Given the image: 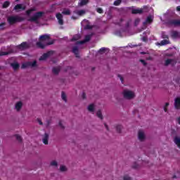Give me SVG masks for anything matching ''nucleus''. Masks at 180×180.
Here are the masks:
<instances>
[{
  "mask_svg": "<svg viewBox=\"0 0 180 180\" xmlns=\"http://www.w3.org/2000/svg\"><path fill=\"white\" fill-rule=\"evenodd\" d=\"M50 40V35H41L40 37V41L37 43V47H39L40 49H44L46 46L53 44L54 43V41L52 40L51 42H49Z\"/></svg>",
  "mask_w": 180,
  "mask_h": 180,
  "instance_id": "1",
  "label": "nucleus"
},
{
  "mask_svg": "<svg viewBox=\"0 0 180 180\" xmlns=\"http://www.w3.org/2000/svg\"><path fill=\"white\" fill-rule=\"evenodd\" d=\"M122 95H123L124 99H129V100L134 99V98H135V96H136L134 91H132L129 89H124L122 91Z\"/></svg>",
  "mask_w": 180,
  "mask_h": 180,
  "instance_id": "2",
  "label": "nucleus"
},
{
  "mask_svg": "<svg viewBox=\"0 0 180 180\" xmlns=\"http://www.w3.org/2000/svg\"><path fill=\"white\" fill-rule=\"evenodd\" d=\"M25 18L20 16H10L8 18V22L10 25H13V23H16L17 22H22Z\"/></svg>",
  "mask_w": 180,
  "mask_h": 180,
  "instance_id": "3",
  "label": "nucleus"
},
{
  "mask_svg": "<svg viewBox=\"0 0 180 180\" xmlns=\"http://www.w3.org/2000/svg\"><path fill=\"white\" fill-rule=\"evenodd\" d=\"M43 16V13L38 12L37 13H34L32 17L30 18L29 20L30 22H37V20L40 19Z\"/></svg>",
  "mask_w": 180,
  "mask_h": 180,
  "instance_id": "4",
  "label": "nucleus"
},
{
  "mask_svg": "<svg viewBox=\"0 0 180 180\" xmlns=\"http://www.w3.org/2000/svg\"><path fill=\"white\" fill-rule=\"evenodd\" d=\"M27 47H29V45L27 44V43L24 42L18 46H15L14 50H20V51L25 50V49H27Z\"/></svg>",
  "mask_w": 180,
  "mask_h": 180,
  "instance_id": "5",
  "label": "nucleus"
},
{
  "mask_svg": "<svg viewBox=\"0 0 180 180\" xmlns=\"http://www.w3.org/2000/svg\"><path fill=\"white\" fill-rule=\"evenodd\" d=\"M138 139L139 141H144L146 140V134L144 133V131L139 130L138 132Z\"/></svg>",
  "mask_w": 180,
  "mask_h": 180,
  "instance_id": "6",
  "label": "nucleus"
},
{
  "mask_svg": "<svg viewBox=\"0 0 180 180\" xmlns=\"http://www.w3.org/2000/svg\"><path fill=\"white\" fill-rule=\"evenodd\" d=\"M53 51H50L49 52H47L46 53H44L43 56H41L39 58L40 61H44V60L49 58V57H50V56L53 54Z\"/></svg>",
  "mask_w": 180,
  "mask_h": 180,
  "instance_id": "7",
  "label": "nucleus"
},
{
  "mask_svg": "<svg viewBox=\"0 0 180 180\" xmlns=\"http://www.w3.org/2000/svg\"><path fill=\"white\" fill-rule=\"evenodd\" d=\"M37 62L34 60L32 62L24 63L22 65V68H27V67H36Z\"/></svg>",
  "mask_w": 180,
  "mask_h": 180,
  "instance_id": "8",
  "label": "nucleus"
},
{
  "mask_svg": "<svg viewBox=\"0 0 180 180\" xmlns=\"http://www.w3.org/2000/svg\"><path fill=\"white\" fill-rule=\"evenodd\" d=\"M176 63V60L175 59L169 58L165 60V65H174Z\"/></svg>",
  "mask_w": 180,
  "mask_h": 180,
  "instance_id": "9",
  "label": "nucleus"
},
{
  "mask_svg": "<svg viewBox=\"0 0 180 180\" xmlns=\"http://www.w3.org/2000/svg\"><path fill=\"white\" fill-rule=\"evenodd\" d=\"M22 108H23V102L18 101L17 103H15V109L17 112H20Z\"/></svg>",
  "mask_w": 180,
  "mask_h": 180,
  "instance_id": "10",
  "label": "nucleus"
},
{
  "mask_svg": "<svg viewBox=\"0 0 180 180\" xmlns=\"http://www.w3.org/2000/svg\"><path fill=\"white\" fill-rule=\"evenodd\" d=\"M25 6L23 4H18L14 7V11H16L17 12H20L22 11H25Z\"/></svg>",
  "mask_w": 180,
  "mask_h": 180,
  "instance_id": "11",
  "label": "nucleus"
},
{
  "mask_svg": "<svg viewBox=\"0 0 180 180\" xmlns=\"http://www.w3.org/2000/svg\"><path fill=\"white\" fill-rule=\"evenodd\" d=\"M49 134L45 133L42 137V141L44 143V144H45L46 146H47V144H49Z\"/></svg>",
  "mask_w": 180,
  "mask_h": 180,
  "instance_id": "12",
  "label": "nucleus"
},
{
  "mask_svg": "<svg viewBox=\"0 0 180 180\" xmlns=\"http://www.w3.org/2000/svg\"><path fill=\"white\" fill-rule=\"evenodd\" d=\"M169 25L172 26H180V20H172L169 21Z\"/></svg>",
  "mask_w": 180,
  "mask_h": 180,
  "instance_id": "13",
  "label": "nucleus"
},
{
  "mask_svg": "<svg viewBox=\"0 0 180 180\" xmlns=\"http://www.w3.org/2000/svg\"><path fill=\"white\" fill-rule=\"evenodd\" d=\"M87 110L90 112V113H95V104L91 103L87 106Z\"/></svg>",
  "mask_w": 180,
  "mask_h": 180,
  "instance_id": "14",
  "label": "nucleus"
},
{
  "mask_svg": "<svg viewBox=\"0 0 180 180\" xmlns=\"http://www.w3.org/2000/svg\"><path fill=\"white\" fill-rule=\"evenodd\" d=\"M174 108L175 109H180V98L177 97L174 100Z\"/></svg>",
  "mask_w": 180,
  "mask_h": 180,
  "instance_id": "15",
  "label": "nucleus"
},
{
  "mask_svg": "<svg viewBox=\"0 0 180 180\" xmlns=\"http://www.w3.org/2000/svg\"><path fill=\"white\" fill-rule=\"evenodd\" d=\"M92 35H86L84 41H78L77 44H84V43H86V41H89L91 40V37Z\"/></svg>",
  "mask_w": 180,
  "mask_h": 180,
  "instance_id": "16",
  "label": "nucleus"
},
{
  "mask_svg": "<svg viewBox=\"0 0 180 180\" xmlns=\"http://www.w3.org/2000/svg\"><path fill=\"white\" fill-rule=\"evenodd\" d=\"M153 19H154V17L153 15H149L143 23L145 25H150V23L153 22Z\"/></svg>",
  "mask_w": 180,
  "mask_h": 180,
  "instance_id": "17",
  "label": "nucleus"
},
{
  "mask_svg": "<svg viewBox=\"0 0 180 180\" xmlns=\"http://www.w3.org/2000/svg\"><path fill=\"white\" fill-rule=\"evenodd\" d=\"M56 18L58 20L59 25H63L64 22L63 21V15L61 13H57L56 14Z\"/></svg>",
  "mask_w": 180,
  "mask_h": 180,
  "instance_id": "18",
  "label": "nucleus"
},
{
  "mask_svg": "<svg viewBox=\"0 0 180 180\" xmlns=\"http://www.w3.org/2000/svg\"><path fill=\"white\" fill-rule=\"evenodd\" d=\"M174 143L176 144L178 148L180 149V137L179 136L174 137Z\"/></svg>",
  "mask_w": 180,
  "mask_h": 180,
  "instance_id": "19",
  "label": "nucleus"
},
{
  "mask_svg": "<svg viewBox=\"0 0 180 180\" xmlns=\"http://www.w3.org/2000/svg\"><path fill=\"white\" fill-rule=\"evenodd\" d=\"M171 36L173 39H178L180 37V33L176 31H173L172 32Z\"/></svg>",
  "mask_w": 180,
  "mask_h": 180,
  "instance_id": "20",
  "label": "nucleus"
},
{
  "mask_svg": "<svg viewBox=\"0 0 180 180\" xmlns=\"http://www.w3.org/2000/svg\"><path fill=\"white\" fill-rule=\"evenodd\" d=\"M131 12L132 13H143V8H134Z\"/></svg>",
  "mask_w": 180,
  "mask_h": 180,
  "instance_id": "21",
  "label": "nucleus"
},
{
  "mask_svg": "<svg viewBox=\"0 0 180 180\" xmlns=\"http://www.w3.org/2000/svg\"><path fill=\"white\" fill-rule=\"evenodd\" d=\"M165 44H169V40L164 39V40L161 41L160 46H165Z\"/></svg>",
  "mask_w": 180,
  "mask_h": 180,
  "instance_id": "22",
  "label": "nucleus"
},
{
  "mask_svg": "<svg viewBox=\"0 0 180 180\" xmlns=\"http://www.w3.org/2000/svg\"><path fill=\"white\" fill-rule=\"evenodd\" d=\"M89 0H79V6H84V5H86Z\"/></svg>",
  "mask_w": 180,
  "mask_h": 180,
  "instance_id": "23",
  "label": "nucleus"
},
{
  "mask_svg": "<svg viewBox=\"0 0 180 180\" xmlns=\"http://www.w3.org/2000/svg\"><path fill=\"white\" fill-rule=\"evenodd\" d=\"M79 39H81V35L79 34H76L73 37V38L72 39V41H75L77 40H79Z\"/></svg>",
  "mask_w": 180,
  "mask_h": 180,
  "instance_id": "24",
  "label": "nucleus"
},
{
  "mask_svg": "<svg viewBox=\"0 0 180 180\" xmlns=\"http://www.w3.org/2000/svg\"><path fill=\"white\" fill-rule=\"evenodd\" d=\"M11 67L13 68V70H18V68H19V63H12Z\"/></svg>",
  "mask_w": 180,
  "mask_h": 180,
  "instance_id": "25",
  "label": "nucleus"
},
{
  "mask_svg": "<svg viewBox=\"0 0 180 180\" xmlns=\"http://www.w3.org/2000/svg\"><path fill=\"white\" fill-rule=\"evenodd\" d=\"M77 13L79 15V16H82L83 15H85L86 11L85 10H80L77 11Z\"/></svg>",
  "mask_w": 180,
  "mask_h": 180,
  "instance_id": "26",
  "label": "nucleus"
},
{
  "mask_svg": "<svg viewBox=\"0 0 180 180\" xmlns=\"http://www.w3.org/2000/svg\"><path fill=\"white\" fill-rule=\"evenodd\" d=\"M96 115L98 116V117L99 119H101V120L103 119V116L102 115V111H101V110L97 111Z\"/></svg>",
  "mask_w": 180,
  "mask_h": 180,
  "instance_id": "27",
  "label": "nucleus"
},
{
  "mask_svg": "<svg viewBox=\"0 0 180 180\" xmlns=\"http://www.w3.org/2000/svg\"><path fill=\"white\" fill-rule=\"evenodd\" d=\"M65 171H67V167H65L64 165H60V172H65Z\"/></svg>",
  "mask_w": 180,
  "mask_h": 180,
  "instance_id": "28",
  "label": "nucleus"
},
{
  "mask_svg": "<svg viewBox=\"0 0 180 180\" xmlns=\"http://www.w3.org/2000/svg\"><path fill=\"white\" fill-rule=\"evenodd\" d=\"M53 72L55 74V75H57L60 72V68H53Z\"/></svg>",
  "mask_w": 180,
  "mask_h": 180,
  "instance_id": "29",
  "label": "nucleus"
},
{
  "mask_svg": "<svg viewBox=\"0 0 180 180\" xmlns=\"http://www.w3.org/2000/svg\"><path fill=\"white\" fill-rule=\"evenodd\" d=\"M61 98L64 102H67V95H65V93L62 92L61 94Z\"/></svg>",
  "mask_w": 180,
  "mask_h": 180,
  "instance_id": "30",
  "label": "nucleus"
},
{
  "mask_svg": "<svg viewBox=\"0 0 180 180\" xmlns=\"http://www.w3.org/2000/svg\"><path fill=\"white\" fill-rule=\"evenodd\" d=\"M33 12H34V8L30 9L27 11V16H30L31 15H34Z\"/></svg>",
  "mask_w": 180,
  "mask_h": 180,
  "instance_id": "31",
  "label": "nucleus"
},
{
  "mask_svg": "<svg viewBox=\"0 0 180 180\" xmlns=\"http://www.w3.org/2000/svg\"><path fill=\"white\" fill-rule=\"evenodd\" d=\"M168 106H169V103H166L163 107L165 112H168Z\"/></svg>",
  "mask_w": 180,
  "mask_h": 180,
  "instance_id": "32",
  "label": "nucleus"
},
{
  "mask_svg": "<svg viewBox=\"0 0 180 180\" xmlns=\"http://www.w3.org/2000/svg\"><path fill=\"white\" fill-rule=\"evenodd\" d=\"M63 15H70L71 12L68 9H65L62 12Z\"/></svg>",
  "mask_w": 180,
  "mask_h": 180,
  "instance_id": "33",
  "label": "nucleus"
},
{
  "mask_svg": "<svg viewBox=\"0 0 180 180\" xmlns=\"http://www.w3.org/2000/svg\"><path fill=\"white\" fill-rule=\"evenodd\" d=\"M11 5V3L9 1H5L3 4V8H8Z\"/></svg>",
  "mask_w": 180,
  "mask_h": 180,
  "instance_id": "34",
  "label": "nucleus"
},
{
  "mask_svg": "<svg viewBox=\"0 0 180 180\" xmlns=\"http://www.w3.org/2000/svg\"><path fill=\"white\" fill-rule=\"evenodd\" d=\"M72 51H73L74 54H75L77 56V57H78V48H77V47L73 48Z\"/></svg>",
  "mask_w": 180,
  "mask_h": 180,
  "instance_id": "35",
  "label": "nucleus"
},
{
  "mask_svg": "<svg viewBox=\"0 0 180 180\" xmlns=\"http://www.w3.org/2000/svg\"><path fill=\"white\" fill-rule=\"evenodd\" d=\"M58 165V163H57V161H56V160H53L52 162H51V165L52 167H57Z\"/></svg>",
  "mask_w": 180,
  "mask_h": 180,
  "instance_id": "36",
  "label": "nucleus"
},
{
  "mask_svg": "<svg viewBox=\"0 0 180 180\" xmlns=\"http://www.w3.org/2000/svg\"><path fill=\"white\" fill-rule=\"evenodd\" d=\"M122 4V0H117V1H115V2H114V5L115 6H119V4Z\"/></svg>",
  "mask_w": 180,
  "mask_h": 180,
  "instance_id": "37",
  "label": "nucleus"
},
{
  "mask_svg": "<svg viewBox=\"0 0 180 180\" xmlns=\"http://www.w3.org/2000/svg\"><path fill=\"white\" fill-rule=\"evenodd\" d=\"M122 129H123V127H122V125H117V131L120 133V131H122Z\"/></svg>",
  "mask_w": 180,
  "mask_h": 180,
  "instance_id": "38",
  "label": "nucleus"
},
{
  "mask_svg": "<svg viewBox=\"0 0 180 180\" xmlns=\"http://www.w3.org/2000/svg\"><path fill=\"white\" fill-rule=\"evenodd\" d=\"M139 167H140V162L135 163L133 165V168H139Z\"/></svg>",
  "mask_w": 180,
  "mask_h": 180,
  "instance_id": "39",
  "label": "nucleus"
},
{
  "mask_svg": "<svg viewBox=\"0 0 180 180\" xmlns=\"http://www.w3.org/2000/svg\"><path fill=\"white\" fill-rule=\"evenodd\" d=\"M15 138L18 141H22V137L19 135H15Z\"/></svg>",
  "mask_w": 180,
  "mask_h": 180,
  "instance_id": "40",
  "label": "nucleus"
},
{
  "mask_svg": "<svg viewBox=\"0 0 180 180\" xmlns=\"http://www.w3.org/2000/svg\"><path fill=\"white\" fill-rule=\"evenodd\" d=\"M123 180H131V178L129 176H124Z\"/></svg>",
  "mask_w": 180,
  "mask_h": 180,
  "instance_id": "41",
  "label": "nucleus"
},
{
  "mask_svg": "<svg viewBox=\"0 0 180 180\" xmlns=\"http://www.w3.org/2000/svg\"><path fill=\"white\" fill-rule=\"evenodd\" d=\"M138 23H140V19L137 18L135 20L134 25L137 26Z\"/></svg>",
  "mask_w": 180,
  "mask_h": 180,
  "instance_id": "42",
  "label": "nucleus"
},
{
  "mask_svg": "<svg viewBox=\"0 0 180 180\" xmlns=\"http://www.w3.org/2000/svg\"><path fill=\"white\" fill-rule=\"evenodd\" d=\"M87 23H88V20H84L82 22V26H85V25H86Z\"/></svg>",
  "mask_w": 180,
  "mask_h": 180,
  "instance_id": "43",
  "label": "nucleus"
},
{
  "mask_svg": "<svg viewBox=\"0 0 180 180\" xmlns=\"http://www.w3.org/2000/svg\"><path fill=\"white\" fill-rule=\"evenodd\" d=\"M85 29H92V26L89 25V24H87L86 25L84 26Z\"/></svg>",
  "mask_w": 180,
  "mask_h": 180,
  "instance_id": "44",
  "label": "nucleus"
},
{
  "mask_svg": "<svg viewBox=\"0 0 180 180\" xmlns=\"http://www.w3.org/2000/svg\"><path fill=\"white\" fill-rule=\"evenodd\" d=\"M97 12L98 13H103V10H102V8H97Z\"/></svg>",
  "mask_w": 180,
  "mask_h": 180,
  "instance_id": "45",
  "label": "nucleus"
},
{
  "mask_svg": "<svg viewBox=\"0 0 180 180\" xmlns=\"http://www.w3.org/2000/svg\"><path fill=\"white\" fill-rule=\"evenodd\" d=\"M37 122H38L39 124H40L41 126H42L43 122H41V120L38 119V120H37Z\"/></svg>",
  "mask_w": 180,
  "mask_h": 180,
  "instance_id": "46",
  "label": "nucleus"
},
{
  "mask_svg": "<svg viewBox=\"0 0 180 180\" xmlns=\"http://www.w3.org/2000/svg\"><path fill=\"white\" fill-rule=\"evenodd\" d=\"M59 126L61 129H64V126L63 125V122H59Z\"/></svg>",
  "mask_w": 180,
  "mask_h": 180,
  "instance_id": "47",
  "label": "nucleus"
},
{
  "mask_svg": "<svg viewBox=\"0 0 180 180\" xmlns=\"http://www.w3.org/2000/svg\"><path fill=\"white\" fill-rule=\"evenodd\" d=\"M122 25H124V20H121L120 22H117L118 25H122Z\"/></svg>",
  "mask_w": 180,
  "mask_h": 180,
  "instance_id": "48",
  "label": "nucleus"
},
{
  "mask_svg": "<svg viewBox=\"0 0 180 180\" xmlns=\"http://www.w3.org/2000/svg\"><path fill=\"white\" fill-rule=\"evenodd\" d=\"M162 37L163 39H168V35H165V34H162Z\"/></svg>",
  "mask_w": 180,
  "mask_h": 180,
  "instance_id": "49",
  "label": "nucleus"
},
{
  "mask_svg": "<svg viewBox=\"0 0 180 180\" xmlns=\"http://www.w3.org/2000/svg\"><path fill=\"white\" fill-rule=\"evenodd\" d=\"M106 50V48H101L99 51L100 53H102V51H105Z\"/></svg>",
  "mask_w": 180,
  "mask_h": 180,
  "instance_id": "50",
  "label": "nucleus"
},
{
  "mask_svg": "<svg viewBox=\"0 0 180 180\" xmlns=\"http://www.w3.org/2000/svg\"><path fill=\"white\" fill-rule=\"evenodd\" d=\"M121 82H123V77H122V75H118Z\"/></svg>",
  "mask_w": 180,
  "mask_h": 180,
  "instance_id": "51",
  "label": "nucleus"
},
{
  "mask_svg": "<svg viewBox=\"0 0 180 180\" xmlns=\"http://www.w3.org/2000/svg\"><path fill=\"white\" fill-rule=\"evenodd\" d=\"M141 63H142L143 65H146V61H144V60H141Z\"/></svg>",
  "mask_w": 180,
  "mask_h": 180,
  "instance_id": "52",
  "label": "nucleus"
},
{
  "mask_svg": "<svg viewBox=\"0 0 180 180\" xmlns=\"http://www.w3.org/2000/svg\"><path fill=\"white\" fill-rule=\"evenodd\" d=\"M176 122H177V123H178L179 124H180V117H178V118L176 119Z\"/></svg>",
  "mask_w": 180,
  "mask_h": 180,
  "instance_id": "53",
  "label": "nucleus"
},
{
  "mask_svg": "<svg viewBox=\"0 0 180 180\" xmlns=\"http://www.w3.org/2000/svg\"><path fill=\"white\" fill-rule=\"evenodd\" d=\"M176 11L177 12H180V6L176 7Z\"/></svg>",
  "mask_w": 180,
  "mask_h": 180,
  "instance_id": "54",
  "label": "nucleus"
},
{
  "mask_svg": "<svg viewBox=\"0 0 180 180\" xmlns=\"http://www.w3.org/2000/svg\"><path fill=\"white\" fill-rule=\"evenodd\" d=\"M105 127L107 129V130H108V125H107V124H105Z\"/></svg>",
  "mask_w": 180,
  "mask_h": 180,
  "instance_id": "55",
  "label": "nucleus"
},
{
  "mask_svg": "<svg viewBox=\"0 0 180 180\" xmlns=\"http://www.w3.org/2000/svg\"><path fill=\"white\" fill-rule=\"evenodd\" d=\"M6 53H4L1 54V56H6Z\"/></svg>",
  "mask_w": 180,
  "mask_h": 180,
  "instance_id": "56",
  "label": "nucleus"
}]
</instances>
